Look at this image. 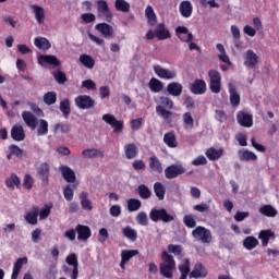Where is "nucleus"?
I'll return each instance as SVG.
<instances>
[{"mask_svg": "<svg viewBox=\"0 0 279 279\" xmlns=\"http://www.w3.org/2000/svg\"><path fill=\"white\" fill-rule=\"evenodd\" d=\"M171 110H173V100L169 97H161L160 105L156 106L158 117L167 121V123H171L173 120V112Z\"/></svg>", "mask_w": 279, "mask_h": 279, "instance_id": "nucleus-1", "label": "nucleus"}, {"mask_svg": "<svg viewBox=\"0 0 279 279\" xmlns=\"http://www.w3.org/2000/svg\"><path fill=\"white\" fill-rule=\"evenodd\" d=\"M162 263L159 265V271L165 278H173V271H175V259L173 255L163 251L161 254Z\"/></svg>", "mask_w": 279, "mask_h": 279, "instance_id": "nucleus-2", "label": "nucleus"}, {"mask_svg": "<svg viewBox=\"0 0 279 279\" xmlns=\"http://www.w3.org/2000/svg\"><path fill=\"white\" fill-rule=\"evenodd\" d=\"M149 217L155 223H157V221H162L163 223H171V221H175V217L167 213V209L165 208H153L149 213Z\"/></svg>", "mask_w": 279, "mask_h": 279, "instance_id": "nucleus-3", "label": "nucleus"}, {"mask_svg": "<svg viewBox=\"0 0 279 279\" xmlns=\"http://www.w3.org/2000/svg\"><path fill=\"white\" fill-rule=\"evenodd\" d=\"M209 77V89L211 93L219 95L221 93V73L217 70H209L208 71Z\"/></svg>", "mask_w": 279, "mask_h": 279, "instance_id": "nucleus-4", "label": "nucleus"}, {"mask_svg": "<svg viewBox=\"0 0 279 279\" xmlns=\"http://www.w3.org/2000/svg\"><path fill=\"white\" fill-rule=\"evenodd\" d=\"M96 9L98 12V19H105L108 23L112 21V12L110 11V7L108 5V1L106 0H97Z\"/></svg>", "mask_w": 279, "mask_h": 279, "instance_id": "nucleus-5", "label": "nucleus"}, {"mask_svg": "<svg viewBox=\"0 0 279 279\" xmlns=\"http://www.w3.org/2000/svg\"><path fill=\"white\" fill-rule=\"evenodd\" d=\"M192 236L198 239L203 243H210L213 241V232L210 229L198 226L192 231Z\"/></svg>", "mask_w": 279, "mask_h": 279, "instance_id": "nucleus-6", "label": "nucleus"}, {"mask_svg": "<svg viewBox=\"0 0 279 279\" xmlns=\"http://www.w3.org/2000/svg\"><path fill=\"white\" fill-rule=\"evenodd\" d=\"M186 173V168L182 165H170L165 169V175L167 180H175V178L180 175H184Z\"/></svg>", "mask_w": 279, "mask_h": 279, "instance_id": "nucleus-7", "label": "nucleus"}, {"mask_svg": "<svg viewBox=\"0 0 279 279\" xmlns=\"http://www.w3.org/2000/svg\"><path fill=\"white\" fill-rule=\"evenodd\" d=\"M74 104L76 108L80 110H88L90 108H95V99H93L88 95H80L74 99Z\"/></svg>", "mask_w": 279, "mask_h": 279, "instance_id": "nucleus-8", "label": "nucleus"}, {"mask_svg": "<svg viewBox=\"0 0 279 279\" xmlns=\"http://www.w3.org/2000/svg\"><path fill=\"white\" fill-rule=\"evenodd\" d=\"M102 121H105V123H107L108 125H111L116 134L123 132V121L117 120L114 116L106 113L102 116Z\"/></svg>", "mask_w": 279, "mask_h": 279, "instance_id": "nucleus-9", "label": "nucleus"}, {"mask_svg": "<svg viewBox=\"0 0 279 279\" xmlns=\"http://www.w3.org/2000/svg\"><path fill=\"white\" fill-rule=\"evenodd\" d=\"M65 263L70 265V267H73L70 276L71 279L80 278V262H77V255L75 253H71L66 256Z\"/></svg>", "mask_w": 279, "mask_h": 279, "instance_id": "nucleus-10", "label": "nucleus"}, {"mask_svg": "<svg viewBox=\"0 0 279 279\" xmlns=\"http://www.w3.org/2000/svg\"><path fill=\"white\" fill-rule=\"evenodd\" d=\"M236 121L241 128H252L254 125V117L245 111L236 113Z\"/></svg>", "mask_w": 279, "mask_h": 279, "instance_id": "nucleus-11", "label": "nucleus"}, {"mask_svg": "<svg viewBox=\"0 0 279 279\" xmlns=\"http://www.w3.org/2000/svg\"><path fill=\"white\" fill-rule=\"evenodd\" d=\"M38 62L41 66H60V60L53 54H41L38 57Z\"/></svg>", "mask_w": 279, "mask_h": 279, "instance_id": "nucleus-12", "label": "nucleus"}, {"mask_svg": "<svg viewBox=\"0 0 279 279\" xmlns=\"http://www.w3.org/2000/svg\"><path fill=\"white\" fill-rule=\"evenodd\" d=\"M154 71L161 80H175L178 77V73L174 70H167L160 65H154Z\"/></svg>", "mask_w": 279, "mask_h": 279, "instance_id": "nucleus-13", "label": "nucleus"}, {"mask_svg": "<svg viewBox=\"0 0 279 279\" xmlns=\"http://www.w3.org/2000/svg\"><path fill=\"white\" fill-rule=\"evenodd\" d=\"M175 36L181 43H193V33L189 32L186 26H178L175 28Z\"/></svg>", "mask_w": 279, "mask_h": 279, "instance_id": "nucleus-14", "label": "nucleus"}, {"mask_svg": "<svg viewBox=\"0 0 279 279\" xmlns=\"http://www.w3.org/2000/svg\"><path fill=\"white\" fill-rule=\"evenodd\" d=\"M75 231L78 241H88L89 238L93 236V231L90 230V227L85 225H77L75 227Z\"/></svg>", "mask_w": 279, "mask_h": 279, "instance_id": "nucleus-15", "label": "nucleus"}, {"mask_svg": "<svg viewBox=\"0 0 279 279\" xmlns=\"http://www.w3.org/2000/svg\"><path fill=\"white\" fill-rule=\"evenodd\" d=\"M155 36L157 40H167L171 38V32H169V28H167L165 23H159L155 28Z\"/></svg>", "mask_w": 279, "mask_h": 279, "instance_id": "nucleus-16", "label": "nucleus"}, {"mask_svg": "<svg viewBox=\"0 0 279 279\" xmlns=\"http://www.w3.org/2000/svg\"><path fill=\"white\" fill-rule=\"evenodd\" d=\"M59 171L61 172L63 180L70 184H73L77 180V177H75V171H73V169H71L69 166H60Z\"/></svg>", "mask_w": 279, "mask_h": 279, "instance_id": "nucleus-17", "label": "nucleus"}, {"mask_svg": "<svg viewBox=\"0 0 279 279\" xmlns=\"http://www.w3.org/2000/svg\"><path fill=\"white\" fill-rule=\"evenodd\" d=\"M190 90L193 95H204L206 93V81L196 78L191 85Z\"/></svg>", "mask_w": 279, "mask_h": 279, "instance_id": "nucleus-18", "label": "nucleus"}, {"mask_svg": "<svg viewBox=\"0 0 279 279\" xmlns=\"http://www.w3.org/2000/svg\"><path fill=\"white\" fill-rule=\"evenodd\" d=\"M49 163L44 162L37 169V175L39 180L44 182L45 185L49 184V171H50Z\"/></svg>", "mask_w": 279, "mask_h": 279, "instance_id": "nucleus-19", "label": "nucleus"}, {"mask_svg": "<svg viewBox=\"0 0 279 279\" xmlns=\"http://www.w3.org/2000/svg\"><path fill=\"white\" fill-rule=\"evenodd\" d=\"M258 64V54L254 50H247L244 59V66L254 69Z\"/></svg>", "mask_w": 279, "mask_h": 279, "instance_id": "nucleus-20", "label": "nucleus"}, {"mask_svg": "<svg viewBox=\"0 0 279 279\" xmlns=\"http://www.w3.org/2000/svg\"><path fill=\"white\" fill-rule=\"evenodd\" d=\"M11 138L13 141H16L17 143L23 142L25 138V129H23V125L15 124L11 129Z\"/></svg>", "mask_w": 279, "mask_h": 279, "instance_id": "nucleus-21", "label": "nucleus"}, {"mask_svg": "<svg viewBox=\"0 0 279 279\" xmlns=\"http://www.w3.org/2000/svg\"><path fill=\"white\" fill-rule=\"evenodd\" d=\"M22 119L28 128H32V130H36V126L38 125V118H36V116L32 113V111L22 112Z\"/></svg>", "mask_w": 279, "mask_h": 279, "instance_id": "nucleus-22", "label": "nucleus"}, {"mask_svg": "<svg viewBox=\"0 0 279 279\" xmlns=\"http://www.w3.org/2000/svg\"><path fill=\"white\" fill-rule=\"evenodd\" d=\"M230 104L233 108L241 105V95L236 92V86L232 83L229 84Z\"/></svg>", "mask_w": 279, "mask_h": 279, "instance_id": "nucleus-23", "label": "nucleus"}, {"mask_svg": "<svg viewBox=\"0 0 279 279\" xmlns=\"http://www.w3.org/2000/svg\"><path fill=\"white\" fill-rule=\"evenodd\" d=\"M238 156H239V160H241V162H250V161H254V160H258V156L256 154H254V151L252 150H247V149H240L238 150Z\"/></svg>", "mask_w": 279, "mask_h": 279, "instance_id": "nucleus-24", "label": "nucleus"}, {"mask_svg": "<svg viewBox=\"0 0 279 279\" xmlns=\"http://www.w3.org/2000/svg\"><path fill=\"white\" fill-rule=\"evenodd\" d=\"M208 276V269L202 265V263L195 264L194 269L190 272V278H206Z\"/></svg>", "mask_w": 279, "mask_h": 279, "instance_id": "nucleus-25", "label": "nucleus"}, {"mask_svg": "<svg viewBox=\"0 0 279 279\" xmlns=\"http://www.w3.org/2000/svg\"><path fill=\"white\" fill-rule=\"evenodd\" d=\"M95 29L100 32L105 38H112V35L114 34V28H112V26H110L108 23H99L95 26Z\"/></svg>", "mask_w": 279, "mask_h": 279, "instance_id": "nucleus-26", "label": "nucleus"}, {"mask_svg": "<svg viewBox=\"0 0 279 279\" xmlns=\"http://www.w3.org/2000/svg\"><path fill=\"white\" fill-rule=\"evenodd\" d=\"M148 167L150 173H162V162H160L156 155L149 157Z\"/></svg>", "mask_w": 279, "mask_h": 279, "instance_id": "nucleus-27", "label": "nucleus"}, {"mask_svg": "<svg viewBox=\"0 0 279 279\" xmlns=\"http://www.w3.org/2000/svg\"><path fill=\"white\" fill-rule=\"evenodd\" d=\"M40 209L38 207L32 208L29 211L26 213L24 219L29 223V226H38V215Z\"/></svg>", "mask_w": 279, "mask_h": 279, "instance_id": "nucleus-28", "label": "nucleus"}, {"mask_svg": "<svg viewBox=\"0 0 279 279\" xmlns=\"http://www.w3.org/2000/svg\"><path fill=\"white\" fill-rule=\"evenodd\" d=\"M163 143L167 147H170V149H175V147H178V137L175 136V132L170 131L165 133Z\"/></svg>", "mask_w": 279, "mask_h": 279, "instance_id": "nucleus-29", "label": "nucleus"}, {"mask_svg": "<svg viewBox=\"0 0 279 279\" xmlns=\"http://www.w3.org/2000/svg\"><path fill=\"white\" fill-rule=\"evenodd\" d=\"M258 239L262 241L263 247H267L269 245L270 239H276V233L270 229L259 231Z\"/></svg>", "mask_w": 279, "mask_h": 279, "instance_id": "nucleus-30", "label": "nucleus"}, {"mask_svg": "<svg viewBox=\"0 0 279 279\" xmlns=\"http://www.w3.org/2000/svg\"><path fill=\"white\" fill-rule=\"evenodd\" d=\"M223 148H215V147H210L207 148V150L205 151V156H207L208 160H211V162H215L217 160H219V158H221V156H223Z\"/></svg>", "mask_w": 279, "mask_h": 279, "instance_id": "nucleus-31", "label": "nucleus"}, {"mask_svg": "<svg viewBox=\"0 0 279 279\" xmlns=\"http://www.w3.org/2000/svg\"><path fill=\"white\" fill-rule=\"evenodd\" d=\"M183 89L184 87L179 82H172L167 85V93H169L172 97H180Z\"/></svg>", "mask_w": 279, "mask_h": 279, "instance_id": "nucleus-32", "label": "nucleus"}, {"mask_svg": "<svg viewBox=\"0 0 279 279\" xmlns=\"http://www.w3.org/2000/svg\"><path fill=\"white\" fill-rule=\"evenodd\" d=\"M23 265H27V257H20L14 263L11 279H19V274H21V269H23Z\"/></svg>", "mask_w": 279, "mask_h": 279, "instance_id": "nucleus-33", "label": "nucleus"}, {"mask_svg": "<svg viewBox=\"0 0 279 279\" xmlns=\"http://www.w3.org/2000/svg\"><path fill=\"white\" fill-rule=\"evenodd\" d=\"M180 13L183 19H191L193 14V4H191V1L184 0L180 3Z\"/></svg>", "mask_w": 279, "mask_h": 279, "instance_id": "nucleus-34", "label": "nucleus"}, {"mask_svg": "<svg viewBox=\"0 0 279 279\" xmlns=\"http://www.w3.org/2000/svg\"><path fill=\"white\" fill-rule=\"evenodd\" d=\"M145 15L147 19V23L150 27H154L158 23V17L156 16V12L154 11V7L148 5L145 10Z\"/></svg>", "mask_w": 279, "mask_h": 279, "instance_id": "nucleus-35", "label": "nucleus"}, {"mask_svg": "<svg viewBox=\"0 0 279 279\" xmlns=\"http://www.w3.org/2000/svg\"><path fill=\"white\" fill-rule=\"evenodd\" d=\"M34 45L37 47V49H41L43 51H48V49H51V43L46 37H36Z\"/></svg>", "mask_w": 279, "mask_h": 279, "instance_id": "nucleus-36", "label": "nucleus"}, {"mask_svg": "<svg viewBox=\"0 0 279 279\" xmlns=\"http://www.w3.org/2000/svg\"><path fill=\"white\" fill-rule=\"evenodd\" d=\"M124 151L128 160H132L133 158H136V156H138V147L134 143L126 144L124 146Z\"/></svg>", "mask_w": 279, "mask_h": 279, "instance_id": "nucleus-37", "label": "nucleus"}, {"mask_svg": "<svg viewBox=\"0 0 279 279\" xmlns=\"http://www.w3.org/2000/svg\"><path fill=\"white\" fill-rule=\"evenodd\" d=\"M5 186L11 189V191H14V186H16V189H21V179L16 173H12L10 178L5 180Z\"/></svg>", "mask_w": 279, "mask_h": 279, "instance_id": "nucleus-38", "label": "nucleus"}, {"mask_svg": "<svg viewBox=\"0 0 279 279\" xmlns=\"http://www.w3.org/2000/svg\"><path fill=\"white\" fill-rule=\"evenodd\" d=\"M154 193L159 202H162V199H165V195H167V187H165L162 183L156 182L154 183Z\"/></svg>", "mask_w": 279, "mask_h": 279, "instance_id": "nucleus-39", "label": "nucleus"}, {"mask_svg": "<svg viewBox=\"0 0 279 279\" xmlns=\"http://www.w3.org/2000/svg\"><path fill=\"white\" fill-rule=\"evenodd\" d=\"M59 110L62 112L65 119H69L71 116V100L69 98H64L60 101Z\"/></svg>", "mask_w": 279, "mask_h": 279, "instance_id": "nucleus-40", "label": "nucleus"}, {"mask_svg": "<svg viewBox=\"0 0 279 279\" xmlns=\"http://www.w3.org/2000/svg\"><path fill=\"white\" fill-rule=\"evenodd\" d=\"M85 158H104V151L97 148H87L82 151Z\"/></svg>", "mask_w": 279, "mask_h": 279, "instance_id": "nucleus-41", "label": "nucleus"}, {"mask_svg": "<svg viewBox=\"0 0 279 279\" xmlns=\"http://www.w3.org/2000/svg\"><path fill=\"white\" fill-rule=\"evenodd\" d=\"M78 197L83 210H93V202L88 199V192H82Z\"/></svg>", "mask_w": 279, "mask_h": 279, "instance_id": "nucleus-42", "label": "nucleus"}, {"mask_svg": "<svg viewBox=\"0 0 279 279\" xmlns=\"http://www.w3.org/2000/svg\"><path fill=\"white\" fill-rule=\"evenodd\" d=\"M78 60L85 69H95V59L90 54H81Z\"/></svg>", "mask_w": 279, "mask_h": 279, "instance_id": "nucleus-43", "label": "nucleus"}, {"mask_svg": "<svg viewBox=\"0 0 279 279\" xmlns=\"http://www.w3.org/2000/svg\"><path fill=\"white\" fill-rule=\"evenodd\" d=\"M122 234L125 236V239H129V241H136L138 239V233L136 230L132 229V227L128 226L122 229Z\"/></svg>", "mask_w": 279, "mask_h": 279, "instance_id": "nucleus-44", "label": "nucleus"}, {"mask_svg": "<svg viewBox=\"0 0 279 279\" xmlns=\"http://www.w3.org/2000/svg\"><path fill=\"white\" fill-rule=\"evenodd\" d=\"M32 10H34L35 19L39 25L45 21V9L43 7L33 4L31 5Z\"/></svg>", "mask_w": 279, "mask_h": 279, "instance_id": "nucleus-45", "label": "nucleus"}, {"mask_svg": "<svg viewBox=\"0 0 279 279\" xmlns=\"http://www.w3.org/2000/svg\"><path fill=\"white\" fill-rule=\"evenodd\" d=\"M260 215H264L265 217H276L278 215V210L274 208L271 205H264L259 208Z\"/></svg>", "mask_w": 279, "mask_h": 279, "instance_id": "nucleus-46", "label": "nucleus"}, {"mask_svg": "<svg viewBox=\"0 0 279 279\" xmlns=\"http://www.w3.org/2000/svg\"><path fill=\"white\" fill-rule=\"evenodd\" d=\"M179 271L181 277L179 279H186L189 278V274H191V263L189 259L184 262V264L179 265Z\"/></svg>", "mask_w": 279, "mask_h": 279, "instance_id": "nucleus-47", "label": "nucleus"}, {"mask_svg": "<svg viewBox=\"0 0 279 279\" xmlns=\"http://www.w3.org/2000/svg\"><path fill=\"white\" fill-rule=\"evenodd\" d=\"M148 86L153 93H160L162 88H165V85L160 82V80L153 77L150 78Z\"/></svg>", "mask_w": 279, "mask_h": 279, "instance_id": "nucleus-48", "label": "nucleus"}, {"mask_svg": "<svg viewBox=\"0 0 279 279\" xmlns=\"http://www.w3.org/2000/svg\"><path fill=\"white\" fill-rule=\"evenodd\" d=\"M141 206H143V203H141L138 198H130L128 201L129 213H136V210H141Z\"/></svg>", "mask_w": 279, "mask_h": 279, "instance_id": "nucleus-49", "label": "nucleus"}, {"mask_svg": "<svg viewBox=\"0 0 279 279\" xmlns=\"http://www.w3.org/2000/svg\"><path fill=\"white\" fill-rule=\"evenodd\" d=\"M137 194L140 195L141 199H149L151 197V190L145 184H141L137 187Z\"/></svg>", "mask_w": 279, "mask_h": 279, "instance_id": "nucleus-50", "label": "nucleus"}, {"mask_svg": "<svg viewBox=\"0 0 279 279\" xmlns=\"http://www.w3.org/2000/svg\"><path fill=\"white\" fill-rule=\"evenodd\" d=\"M258 245V240L252 235L246 236L243 241L245 250L252 251Z\"/></svg>", "mask_w": 279, "mask_h": 279, "instance_id": "nucleus-51", "label": "nucleus"}, {"mask_svg": "<svg viewBox=\"0 0 279 279\" xmlns=\"http://www.w3.org/2000/svg\"><path fill=\"white\" fill-rule=\"evenodd\" d=\"M56 101H58V94L56 92H47L44 95V104H46V106H53Z\"/></svg>", "mask_w": 279, "mask_h": 279, "instance_id": "nucleus-52", "label": "nucleus"}, {"mask_svg": "<svg viewBox=\"0 0 279 279\" xmlns=\"http://www.w3.org/2000/svg\"><path fill=\"white\" fill-rule=\"evenodd\" d=\"M183 124L185 130H193L195 120L193 119V114H191V112L187 111L183 114Z\"/></svg>", "mask_w": 279, "mask_h": 279, "instance_id": "nucleus-53", "label": "nucleus"}, {"mask_svg": "<svg viewBox=\"0 0 279 279\" xmlns=\"http://www.w3.org/2000/svg\"><path fill=\"white\" fill-rule=\"evenodd\" d=\"M134 256H138V250H123L121 252V259L130 263Z\"/></svg>", "mask_w": 279, "mask_h": 279, "instance_id": "nucleus-54", "label": "nucleus"}, {"mask_svg": "<svg viewBox=\"0 0 279 279\" xmlns=\"http://www.w3.org/2000/svg\"><path fill=\"white\" fill-rule=\"evenodd\" d=\"M37 134L38 136H46V134H49V122H47V120L39 121Z\"/></svg>", "mask_w": 279, "mask_h": 279, "instance_id": "nucleus-55", "label": "nucleus"}, {"mask_svg": "<svg viewBox=\"0 0 279 279\" xmlns=\"http://www.w3.org/2000/svg\"><path fill=\"white\" fill-rule=\"evenodd\" d=\"M116 10L118 12H130V4L125 0H116Z\"/></svg>", "mask_w": 279, "mask_h": 279, "instance_id": "nucleus-56", "label": "nucleus"}, {"mask_svg": "<svg viewBox=\"0 0 279 279\" xmlns=\"http://www.w3.org/2000/svg\"><path fill=\"white\" fill-rule=\"evenodd\" d=\"M54 132H61V134H69V132H71V124L57 123L54 125Z\"/></svg>", "mask_w": 279, "mask_h": 279, "instance_id": "nucleus-57", "label": "nucleus"}, {"mask_svg": "<svg viewBox=\"0 0 279 279\" xmlns=\"http://www.w3.org/2000/svg\"><path fill=\"white\" fill-rule=\"evenodd\" d=\"M136 221L140 223V226H149V219L147 218V214L145 211L137 214Z\"/></svg>", "mask_w": 279, "mask_h": 279, "instance_id": "nucleus-58", "label": "nucleus"}, {"mask_svg": "<svg viewBox=\"0 0 279 279\" xmlns=\"http://www.w3.org/2000/svg\"><path fill=\"white\" fill-rule=\"evenodd\" d=\"M183 223L186 226V228H195V226H197V221H195L193 215H185L183 218Z\"/></svg>", "mask_w": 279, "mask_h": 279, "instance_id": "nucleus-59", "label": "nucleus"}, {"mask_svg": "<svg viewBox=\"0 0 279 279\" xmlns=\"http://www.w3.org/2000/svg\"><path fill=\"white\" fill-rule=\"evenodd\" d=\"M74 195L75 193L73 192V187H71V185H66L63 189V196H64V199H66V202H73Z\"/></svg>", "mask_w": 279, "mask_h": 279, "instance_id": "nucleus-60", "label": "nucleus"}, {"mask_svg": "<svg viewBox=\"0 0 279 279\" xmlns=\"http://www.w3.org/2000/svg\"><path fill=\"white\" fill-rule=\"evenodd\" d=\"M53 77L59 84H64L66 82V73L61 70L53 72Z\"/></svg>", "mask_w": 279, "mask_h": 279, "instance_id": "nucleus-61", "label": "nucleus"}, {"mask_svg": "<svg viewBox=\"0 0 279 279\" xmlns=\"http://www.w3.org/2000/svg\"><path fill=\"white\" fill-rule=\"evenodd\" d=\"M235 141H238V143L241 147H247V134L238 133L235 135Z\"/></svg>", "mask_w": 279, "mask_h": 279, "instance_id": "nucleus-62", "label": "nucleus"}, {"mask_svg": "<svg viewBox=\"0 0 279 279\" xmlns=\"http://www.w3.org/2000/svg\"><path fill=\"white\" fill-rule=\"evenodd\" d=\"M132 167L135 171H145L147 165L145 163L144 160L137 159L132 162Z\"/></svg>", "mask_w": 279, "mask_h": 279, "instance_id": "nucleus-63", "label": "nucleus"}, {"mask_svg": "<svg viewBox=\"0 0 279 279\" xmlns=\"http://www.w3.org/2000/svg\"><path fill=\"white\" fill-rule=\"evenodd\" d=\"M130 125H131V130H135V131L141 130V128H143V118L131 120Z\"/></svg>", "mask_w": 279, "mask_h": 279, "instance_id": "nucleus-64", "label": "nucleus"}]
</instances>
